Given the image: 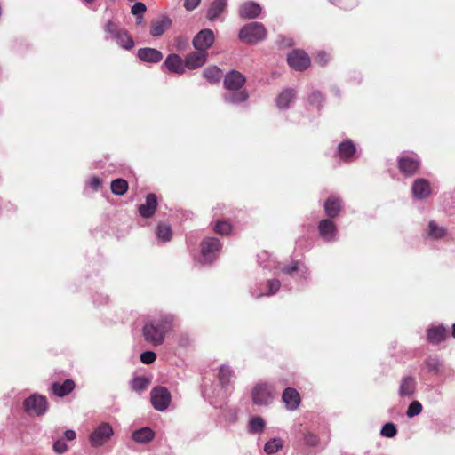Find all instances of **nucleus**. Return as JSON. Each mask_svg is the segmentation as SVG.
<instances>
[{"label":"nucleus","mask_w":455,"mask_h":455,"mask_svg":"<svg viewBox=\"0 0 455 455\" xmlns=\"http://www.w3.org/2000/svg\"><path fill=\"white\" fill-rule=\"evenodd\" d=\"M173 316L165 315L160 318L148 321L143 327L145 339L154 346L164 343L166 333H168L173 323Z\"/></svg>","instance_id":"f257e3e1"},{"label":"nucleus","mask_w":455,"mask_h":455,"mask_svg":"<svg viewBox=\"0 0 455 455\" xmlns=\"http://www.w3.org/2000/svg\"><path fill=\"white\" fill-rule=\"evenodd\" d=\"M245 78L238 71L232 70L225 76L224 86L228 92L224 95L227 102L238 104L245 101L248 94L243 89Z\"/></svg>","instance_id":"f03ea898"},{"label":"nucleus","mask_w":455,"mask_h":455,"mask_svg":"<svg viewBox=\"0 0 455 455\" xmlns=\"http://www.w3.org/2000/svg\"><path fill=\"white\" fill-rule=\"evenodd\" d=\"M266 28L259 22H251L243 27L239 32V38L246 44H256L266 37Z\"/></svg>","instance_id":"7ed1b4c3"},{"label":"nucleus","mask_w":455,"mask_h":455,"mask_svg":"<svg viewBox=\"0 0 455 455\" xmlns=\"http://www.w3.org/2000/svg\"><path fill=\"white\" fill-rule=\"evenodd\" d=\"M221 248L220 241L216 238H206L201 243V264H211L218 256Z\"/></svg>","instance_id":"20e7f679"},{"label":"nucleus","mask_w":455,"mask_h":455,"mask_svg":"<svg viewBox=\"0 0 455 455\" xmlns=\"http://www.w3.org/2000/svg\"><path fill=\"white\" fill-rule=\"evenodd\" d=\"M24 409L28 414L42 416L48 409V402L45 396L34 394L28 397L24 403Z\"/></svg>","instance_id":"39448f33"},{"label":"nucleus","mask_w":455,"mask_h":455,"mask_svg":"<svg viewBox=\"0 0 455 455\" xmlns=\"http://www.w3.org/2000/svg\"><path fill=\"white\" fill-rule=\"evenodd\" d=\"M252 401L257 405H268L274 399V388L267 383L257 384L251 392Z\"/></svg>","instance_id":"423d86ee"},{"label":"nucleus","mask_w":455,"mask_h":455,"mask_svg":"<svg viewBox=\"0 0 455 455\" xmlns=\"http://www.w3.org/2000/svg\"><path fill=\"white\" fill-rule=\"evenodd\" d=\"M113 434V428L108 423H101L90 435V443L92 447L102 446L110 439Z\"/></svg>","instance_id":"0eeeda50"},{"label":"nucleus","mask_w":455,"mask_h":455,"mask_svg":"<svg viewBox=\"0 0 455 455\" xmlns=\"http://www.w3.org/2000/svg\"><path fill=\"white\" fill-rule=\"evenodd\" d=\"M151 403L156 411H165L171 403V394L164 387H157L151 390Z\"/></svg>","instance_id":"6e6552de"},{"label":"nucleus","mask_w":455,"mask_h":455,"mask_svg":"<svg viewBox=\"0 0 455 455\" xmlns=\"http://www.w3.org/2000/svg\"><path fill=\"white\" fill-rule=\"evenodd\" d=\"M288 63L291 68L295 70H305L310 65V58L301 50L292 51L287 57Z\"/></svg>","instance_id":"1a4fd4ad"},{"label":"nucleus","mask_w":455,"mask_h":455,"mask_svg":"<svg viewBox=\"0 0 455 455\" xmlns=\"http://www.w3.org/2000/svg\"><path fill=\"white\" fill-rule=\"evenodd\" d=\"M214 42V34L211 29L201 30L193 39V45L196 50L207 52Z\"/></svg>","instance_id":"9d476101"},{"label":"nucleus","mask_w":455,"mask_h":455,"mask_svg":"<svg viewBox=\"0 0 455 455\" xmlns=\"http://www.w3.org/2000/svg\"><path fill=\"white\" fill-rule=\"evenodd\" d=\"M172 20L166 15H163L158 19L152 20L149 33L153 37H160L172 27Z\"/></svg>","instance_id":"9b49d317"},{"label":"nucleus","mask_w":455,"mask_h":455,"mask_svg":"<svg viewBox=\"0 0 455 455\" xmlns=\"http://www.w3.org/2000/svg\"><path fill=\"white\" fill-rule=\"evenodd\" d=\"M318 229L319 234L323 240L330 242L336 239L338 230L335 223L332 220L329 219L321 220L318 226Z\"/></svg>","instance_id":"f8f14e48"},{"label":"nucleus","mask_w":455,"mask_h":455,"mask_svg":"<svg viewBox=\"0 0 455 455\" xmlns=\"http://www.w3.org/2000/svg\"><path fill=\"white\" fill-rule=\"evenodd\" d=\"M419 167L418 158L410 156H403L399 159L400 171L406 175L414 174Z\"/></svg>","instance_id":"ddd939ff"},{"label":"nucleus","mask_w":455,"mask_h":455,"mask_svg":"<svg viewBox=\"0 0 455 455\" xmlns=\"http://www.w3.org/2000/svg\"><path fill=\"white\" fill-rule=\"evenodd\" d=\"M157 207V199L155 194H148L146 196L145 204H142L139 206L138 211L141 217L143 218H150L155 214V212Z\"/></svg>","instance_id":"4468645a"},{"label":"nucleus","mask_w":455,"mask_h":455,"mask_svg":"<svg viewBox=\"0 0 455 455\" xmlns=\"http://www.w3.org/2000/svg\"><path fill=\"white\" fill-rule=\"evenodd\" d=\"M207 52H197L188 54L185 58V66L189 69H195L202 67L207 59Z\"/></svg>","instance_id":"2eb2a0df"},{"label":"nucleus","mask_w":455,"mask_h":455,"mask_svg":"<svg viewBox=\"0 0 455 455\" xmlns=\"http://www.w3.org/2000/svg\"><path fill=\"white\" fill-rule=\"evenodd\" d=\"M138 58L144 62L157 63L163 59V53L155 48H140L137 52Z\"/></svg>","instance_id":"dca6fc26"},{"label":"nucleus","mask_w":455,"mask_h":455,"mask_svg":"<svg viewBox=\"0 0 455 455\" xmlns=\"http://www.w3.org/2000/svg\"><path fill=\"white\" fill-rule=\"evenodd\" d=\"M227 7L228 0L212 1L206 12V18L211 21H215L225 12Z\"/></svg>","instance_id":"f3484780"},{"label":"nucleus","mask_w":455,"mask_h":455,"mask_svg":"<svg viewBox=\"0 0 455 455\" xmlns=\"http://www.w3.org/2000/svg\"><path fill=\"white\" fill-rule=\"evenodd\" d=\"M282 400L285 403L288 410L294 411L300 403V395L296 389L288 387L283 391Z\"/></svg>","instance_id":"a211bd4d"},{"label":"nucleus","mask_w":455,"mask_h":455,"mask_svg":"<svg viewBox=\"0 0 455 455\" xmlns=\"http://www.w3.org/2000/svg\"><path fill=\"white\" fill-rule=\"evenodd\" d=\"M164 65L169 72L175 74H182L185 71V62L177 54H170L166 57Z\"/></svg>","instance_id":"6ab92c4d"},{"label":"nucleus","mask_w":455,"mask_h":455,"mask_svg":"<svg viewBox=\"0 0 455 455\" xmlns=\"http://www.w3.org/2000/svg\"><path fill=\"white\" fill-rule=\"evenodd\" d=\"M412 194L417 199H424L431 193L429 182L425 179H418L412 185Z\"/></svg>","instance_id":"aec40b11"},{"label":"nucleus","mask_w":455,"mask_h":455,"mask_svg":"<svg viewBox=\"0 0 455 455\" xmlns=\"http://www.w3.org/2000/svg\"><path fill=\"white\" fill-rule=\"evenodd\" d=\"M261 12V7L259 4L249 1L243 4L239 9V14L244 19H255Z\"/></svg>","instance_id":"412c9836"},{"label":"nucleus","mask_w":455,"mask_h":455,"mask_svg":"<svg viewBox=\"0 0 455 455\" xmlns=\"http://www.w3.org/2000/svg\"><path fill=\"white\" fill-rule=\"evenodd\" d=\"M342 207L341 200L336 196H330L324 203V212L330 218L338 216Z\"/></svg>","instance_id":"4be33fe9"},{"label":"nucleus","mask_w":455,"mask_h":455,"mask_svg":"<svg viewBox=\"0 0 455 455\" xmlns=\"http://www.w3.org/2000/svg\"><path fill=\"white\" fill-rule=\"evenodd\" d=\"M74 388L75 383L71 379H66L63 383L54 382L52 385V393L59 397L68 395Z\"/></svg>","instance_id":"5701e85b"},{"label":"nucleus","mask_w":455,"mask_h":455,"mask_svg":"<svg viewBox=\"0 0 455 455\" xmlns=\"http://www.w3.org/2000/svg\"><path fill=\"white\" fill-rule=\"evenodd\" d=\"M339 156L342 160H351L355 155V146L352 140H347L341 142L338 148Z\"/></svg>","instance_id":"b1692460"},{"label":"nucleus","mask_w":455,"mask_h":455,"mask_svg":"<svg viewBox=\"0 0 455 455\" xmlns=\"http://www.w3.org/2000/svg\"><path fill=\"white\" fill-rule=\"evenodd\" d=\"M296 92L292 89L283 90L276 98V105L280 109L289 108L290 104L295 99Z\"/></svg>","instance_id":"393cba45"},{"label":"nucleus","mask_w":455,"mask_h":455,"mask_svg":"<svg viewBox=\"0 0 455 455\" xmlns=\"http://www.w3.org/2000/svg\"><path fill=\"white\" fill-rule=\"evenodd\" d=\"M447 333L443 326L432 327L427 331V339L431 343L438 344L446 338Z\"/></svg>","instance_id":"a878e982"},{"label":"nucleus","mask_w":455,"mask_h":455,"mask_svg":"<svg viewBox=\"0 0 455 455\" xmlns=\"http://www.w3.org/2000/svg\"><path fill=\"white\" fill-rule=\"evenodd\" d=\"M416 382L412 377H405L402 379L399 387V395L401 396H411L415 393Z\"/></svg>","instance_id":"bb28decb"},{"label":"nucleus","mask_w":455,"mask_h":455,"mask_svg":"<svg viewBox=\"0 0 455 455\" xmlns=\"http://www.w3.org/2000/svg\"><path fill=\"white\" fill-rule=\"evenodd\" d=\"M132 437L136 443H144L154 438V432L149 427H142L134 431Z\"/></svg>","instance_id":"cd10ccee"},{"label":"nucleus","mask_w":455,"mask_h":455,"mask_svg":"<svg viewBox=\"0 0 455 455\" xmlns=\"http://www.w3.org/2000/svg\"><path fill=\"white\" fill-rule=\"evenodd\" d=\"M266 423L263 418L259 416L251 417L248 422L247 431L251 434L261 433L265 428Z\"/></svg>","instance_id":"c85d7f7f"},{"label":"nucleus","mask_w":455,"mask_h":455,"mask_svg":"<svg viewBox=\"0 0 455 455\" xmlns=\"http://www.w3.org/2000/svg\"><path fill=\"white\" fill-rule=\"evenodd\" d=\"M117 44L126 50H131L134 46V42L127 31L122 29L114 38Z\"/></svg>","instance_id":"c756f323"},{"label":"nucleus","mask_w":455,"mask_h":455,"mask_svg":"<svg viewBox=\"0 0 455 455\" xmlns=\"http://www.w3.org/2000/svg\"><path fill=\"white\" fill-rule=\"evenodd\" d=\"M234 377V373L229 366L228 365H221L220 367L218 379L222 387H225L228 386L231 379Z\"/></svg>","instance_id":"7c9ffc66"},{"label":"nucleus","mask_w":455,"mask_h":455,"mask_svg":"<svg viewBox=\"0 0 455 455\" xmlns=\"http://www.w3.org/2000/svg\"><path fill=\"white\" fill-rule=\"evenodd\" d=\"M204 76L209 82L214 83L222 77V71L216 66H211L204 69Z\"/></svg>","instance_id":"2f4dec72"},{"label":"nucleus","mask_w":455,"mask_h":455,"mask_svg":"<svg viewBox=\"0 0 455 455\" xmlns=\"http://www.w3.org/2000/svg\"><path fill=\"white\" fill-rule=\"evenodd\" d=\"M446 235V229L439 227L434 220L428 224V236L434 239H441Z\"/></svg>","instance_id":"473e14b6"},{"label":"nucleus","mask_w":455,"mask_h":455,"mask_svg":"<svg viewBox=\"0 0 455 455\" xmlns=\"http://www.w3.org/2000/svg\"><path fill=\"white\" fill-rule=\"evenodd\" d=\"M149 386V379L146 377H136L131 382V387L133 391L140 393L146 390Z\"/></svg>","instance_id":"72a5a7b5"},{"label":"nucleus","mask_w":455,"mask_h":455,"mask_svg":"<svg viewBox=\"0 0 455 455\" xmlns=\"http://www.w3.org/2000/svg\"><path fill=\"white\" fill-rule=\"evenodd\" d=\"M282 272L287 274V275H292L295 272H300L301 275L306 278V275H307V271L306 267L299 262L295 261L292 262L291 265L283 267Z\"/></svg>","instance_id":"f704fd0d"},{"label":"nucleus","mask_w":455,"mask_h":455,"mask_svg":"<svg viewBox=\"0 0 455 455\" xmlns=\"http://www.w3.org/2000/svg\"><path fill=\"white\" fill-rule=\"evenodd\" d=\"M128 189V183L125 180L116 179L111 183V190L115 195L122 196Z\"/></svg>","instance_id":"c9c22d12"},{"label":"nucleus","mask_w":455,"mask_h":455,"mask_svg":"<svg viewBox=\"0 0 455 455\" xmlns=\"http://www.w3.org/2000/svg\"><path fill=\"white\" fill-rule=\"evenodd\" d=\"M283 447V441L280 438H274L266 443L264 451L267 454H275Z\"/></svg>","instance_id":"e433bc0d"},{"label":"nucleus","mask_w":455,"mask_h":455,"mask_svg":"<svg viewBox=\"0 0 455 455\" xmlns=\"http://www.w3.org/2000/svg\"><path fill=\"white\" fill-rule=\"evenodd\" d=\"M156 235L159 240L168 242L171 240L172 233L169 226L162 224L157 227Z\"/></svg>","instance_id":"4c0bfd02"},{"label":"nucleus","mask_w":455,"mask_h":455,"mask_svg":"<svg viewBox=\"0 0 455 455\" xmlns=\"http://www.w3.org/2000/svg\"><path fill=\"white\" fill-rule=\"evenodd\" d=\"M422 411V405L421 403L415 400V401H412L409 406H408V409H407V411H406V416L408 418H413L415 416H418L421 413Z\"/></svg>","instance_id":"58836bf2"},{"label":"nucleus","mask_w":455,"mask_h":455,"mask_svg":"<svg viewBox=\"0 0 455 455\" xmlns=\"http://www.w3.org/2000/svg\"><path fill=\"white\" fill-rule=\"evenodd\" d=\"M397 433L396 427L393 423H386L380 431L382 436L385 437H394Z\"/></svg>","instance_id":"ea45409f"},{"label":"nucleus","mask_w":455,"mask_h":455,"mask_svg":"<svg viewBox=\"0 0 455 455\" xmlns=\"http://www.w3.org/2000/svg\"><path fill=\"white\" fill-rule=\"evenodd\" d=\"M214 231L220 235H228L231 231V226L226 221H218L214 226Z\"/></svg>","instance_id":"a19ab883"},{"label":"nucleus","mask_w":455,"mask_h":455,"mask_svg":"<svg viewBox=\"0 0 455 455\" xmlns=\"http://www.w3.org/2000/svg\"><path fill=\"white\" fill-rule=\"evenodd\" d=\"M122 29H119L117 25L112 20H108L104 26V31L111 36L112 38L116 36Z\"/></svg>","instance_id":"79ce46f5"},{"label":"nucleus","mask_w":455,"mask_h":455,"mask_svg":"<svg viewBox=\"0 0 455 455\" xmlns=\"http://www.w3.org/2000/svg\"><path fill=\"white\" fill-rule=\"evenodd\" d=\"M156 353H154L152 351H146V352L141 353V355H140V360L145 364H150V363H154L156 361Z\"/></svg>","instance_id":"37998d69"},{"label":"nucleus","mask_w":455,"mask_h":455,"mask_svg":"<svg viewBox=\"0 0 455 455\" xmlns=\"http://www.w3.org/2000/svg\"><path fill=\"white\" fill-rule=\"evenodd\" d=\"M426 365L430 371L438 372L440 368V362L437 358L431 357L426 361Z\"/></svg>","instance_id":"c03bdc74"},{"label":"nucleus","mask_w":455,"mask_h":455,"mask_svg":"<svg viewBox=\"0 0 455 455\" xmlns=\"http://www.w3.org/2000/svg\"><path fill=\"white\" fill-rule=\"evenodd\" d=\"M53 451L56 453L63 454L68 451V445L65 443L63 440L59 439L53 443Z\"/></svg>","instance_id":"a18cd8bd"},{"label":"nucleus","mask_w":455,"mask_h":455,"mask_svg":"<svg viewBox=\"0 0 455 455\" xmlns=\"http://www.w3.org/2000/svg\"><path fill=\"white\" fill-rule=\"evenodd\" d=\"M280 282L278 280H270L268 282V291L267 293H265V295H273L275 294V292H277V291L279 290L280 288Z\"/></svg>","instance_id":"49530a36"},{"label":"nucleus","mask_w":455,"mask_h":455,"mask_svg":"<svg viewBox=\"0 0 455 455\" xmlns=\"http://www.w3.org/2000/svg\"><path fill=\"white\" fill-rule=\"evenodd\" d=\"M146 5L141 2H137L133 4L132 7V13L133 15H143V13L146 12Z\"/></svg>","instance_id":"de8ad7c7"},{"label":"nucleus","mask_w":455,"mask_h":455,"mask_svg":"<svg viewBox=\"0 0 455 455\" xmlns=\"http://www.w3.org/2000/svg\"><path fill=\"white\" fill-rule=\"evenodd\" d=\"M201 3V0H184V8L188 11H194Z\"/></svg>","instance_id":"09e8293b"},{"label":"nucleus","mask_w":455,"mask_h":455,"mask_svg":"<svg viewBox=\"0 0 455 455\" xmlns=\"http://www.w3.org/2000/svg\"><path fill=\"white\" fill-rule=\"evenodd\" d=\"M330 60L329 55L325 52H319L315 57V61L321 65H325Z\"/></svg>","instance_id":"8fccbe9b"},{"label":"nucleus","mask_w":455,"mask_h":455,"mask_svg":"<svg viewBox=\"0 0 455 455\" xmlns=\"http://www.w3.org/2000/svg\"><path fill=\"white\" fill-rule=\"evenodd\" d=\"M305 442L310 446H316L318 443V438L316 435L308 433L305 435Z\"/></svg>","instance_id":"3c124183"},{"label":"nucleus","mask_w":455,"mask_h":455,"mask_svg":"<svg viewBox=\"0 0 455 455\" xmlns=\"http://www.w3.org/2000/svg\"><path fill=\"white\" fill-rule=\"evenodd\" d=\"M323 100V95L319 92H313L309 97V101L312 104H320Z\"/></svg>","instance_id":"603ef678"},{"label":"nucleus","mask_w":455,"mask_h":455,"mask_svg":"<svg viewBox=\"0 0 455 455\" xmlns=\"http://www.w3.org/2000/svg\"><path fill=\"white\" fill-rule=\"evenodd\" d=\"M188 45V40L181 36L176 38V48L179 51L184 50Z\"/></svg>","instance_id":"864d4df0"},{"label":"nucleus","mask_w":455,"mask_h":455,"mask_svg":"<svg viewBox=\"0 0 455 455\" xmlns=\"http://www.w3.org/2000/svg\"><path fill=\"white\" fill-rule=\"evenodd\" d=\"M358 4V0H339V4L342 8H351Z\"/></svg>","instance_id":"5fc2aeb1"},{"label":"nucleus","mask_w":455,"mask_h":455,"mask_svg":"<svg viewBox=\"0 0 455 455\" xmlns=\"http://www.w3.org/2000/svg\"><path fill=\"white\" fill-rule=\"evenodd\" d=\"M88 185L93 189L98 190L100 185V180L97 177H92L89 180Z\"/></svg>","instance_id":"6e6d98bb"},{"label":"nucleus","mask_w":455,"mask_h":455,"mask_svg":"<svg viewBox=\"0 0 455 455\" xmlns=\"http://www.w3.org/2000/svg\"><path fill=\"white\" fill-rule=\"evenodd\" d=\"M65 438L68 441H73L76 438V434L74 430L68 429L64 433Z\"/></svg>","instance_id":"4d7b16f0"},{"label":"nucleus","mask_w":455,"mask_h":455,"mask_svg":"<svg viewBox=\"0 0 455 455\" xmlns=\"http://www.w3.org/2000/svg\"><path fill=\"white\" fill-rule=\"evenodd\" d=\"M143 23V15H137L136 24L141 25Z\"/></svg>","instance_id":"13d9d810"},{"label":"nucleus","mask_w":455,"mask_h":455,"mask_svg":"<svg viewBox=\"0 0 455 455\" xmlns=\"http://www.w3.org/2000/svg\"><path fill=\"white\" fill-rule=\"evenodd\" d=\"M180 345L182 346V347H186L187 345H188V339H181L180 340Z\"/></svg>","instance_id":"bf43d9fd"},{"label":"nucleus","mask_w":455,"mask_h":455,"mask_svg":"<svg viewBox=\"0 0 455 455\" xmlns=\"http://www.w3.org/2000/svg\"><path fill=\"white\" fill-rule=\"evenodd\" d=\"M452 335L455 338V323L452 325Z\"/></svg>","instance_id":"052dcab7"},{"label":"nucleus","mask_w":455,"mask_h":455,"mask_svg":"<svg viewBox=\"0 0 455 455\" xmlns=\"http://www.w3.org/2000/svg\"><path fill=\"white\" fill-rule=\"evenodd\" d=\"M235 420H236V415H235V414H234L233 419H232V421H233V422H235Z\"/></svg>","instance_id":"680f3d73"}]
</instances>
